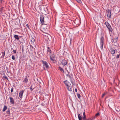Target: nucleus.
<instances>
[{
	"instance_id": "obj_1",
	"label": "nucleus",
	"mask_w": 120,
	"mask_h": 120,
	"mask_svg": "<svg viewBox=\"0 0 120 120\" xmlns=\"http://www.w3.org/2000/svg\"><path fill=\"white\" fill-rule=\"evenodd\" d=\"M40 20L41 23L42 24L41 28V30L44 33L45 32V28L44 24V18L43 16L42 15L40 16Z\"/></svg>"
},
{
	"instance_id": "obj_2",
	"label": "nucleus",
	"mask_w": 120,
	"mask_h": 120,
	"mask_svg": "<svg viewBox=\"0 0 120 120\" xmlns=\"http://www.w3.org/2000/svg\"><path fill=\"white\" fill-rule=\"evenodd\" d=\"M64 83L67 86L68 90L69 91H72V89L70 83L68 80H65L64 81Z\"/></svg>"
},
{
	"instance_id": "obj_3",
	"label": "nucleus",
	"mask_w": 120,
	"mask_h": 120,
	"mask_svg": "<svg viewBox=\"0 0 120 120\" xmlns=\"http://www.w3.org/2000/svg\"><path fill=\"white\" fill-rule=\"evenodd\" d=\"M105 24L106 25V27L109 29V32H111L112 33V31H113V29L112 28L110 24L108 22H105Z\"/></svg>"
},
{
	"instance_id": "obj_4",
	"label": "nucleus",
	"mask_w": 120,
	"mask_h": 120,
	"mask_svg": "<svg viewBox=\"0 0 120 120\" xmlns=\"http://www.w3.org/2000/svg\"><path fill=\"white\" fill-rule=\"evenodd\" d=\"M49 56H50V59L52 61L54 62L56 60V58L54 53H53V54H51L49 55Z\"/></svg>"
},
{
	"instance_id": "obj_5",
	"label": "nucleus",
	"mask_w": 120,
	"mask_h": 120,
	"mask_svg": "<svg viewBox=\"0 0 120 120\" xmlns=\"http://www.w3.org/2000/svg\"><path fill=\"white\" fill-rule=\"evenodd\" d=\"M45 42H46L47 44V45L49 44V37L50 35L48 34L45 33Z\"/></svg>"
},
{
	"instance_id": "obj_6",
	"label": "nucleus",
	"mask_w": 120,
	"mask_h": 120,
	"mask_svg": "<svg viewBox=\"0 0 120 120\" xmlns=\"http://www.w3.org/2000/svg\"><path fill=\"white\" fill-rule=\"evenodd\" d=\"M106 11L107 17H109L110 18H111V14L110 11L109 10H108V11L107 10H106Z\"/></svg>"
},
{
	"instance_id": "obj_7",
	"label": "nucleus",
	"mask_w": 120,
	"mask_h": 120,
	"mask_svg": "<svg viewBox=\"0 0 120 120\" xmlns=\"http://www.w3.org/2000/svg\"><path fill=\"white\" fill-rule=\"evenodd\" d=\"M61 63L63 66H65L67 64V60H63L61 61Z\"/></svg>"
},
{
	"instance_id": "obj_8",
	"label": "nucleus",
	"mask_w": 120,
	"mask_h": 120,
	"mask_svg": "<svg viewBox=\"0 0 120 120\" xmlns=\"http://www.w3.org/2000/svg\"><path fill=\"white\" fill-rule=\"evenodd\" d=\"M104 39L103 36H102L100 38V43L101 44H104Z\"/></svg>"
},
{
	"instance_id": "obj_9",
	"label": "nucleus",
	"mask_w": 120,
	"mask_h": 120,
	"mask_svg": "<svg viewBox=\"0 0 120 120\" xmlns=\"http://www.w3.org/2000/svg\"><path fill=\"white\" fill-rule=\"evenodd\" d=\"M24 90H22L20 91L19 94V97L21 98H22V97L23 94L24 92Z\"/></svg>"
},
{
	"instance_id": "obj_10",
	"label": "nucleus",
	"mask_w": 120,
	"mask_h": 120,
	"mask_svg": "<svg viewBox=\"0 0 120 120\" xmlns=\"http://www.w3.org/2000/svg\"><path fill=\"white\" fill-rule=\"evenodd\" d=\"M47 54L48 56V55L49 56V55L51 54V51L50 49H47Z\"/></svg>"
},
{
	"instance_id": "obj_11",
	"label": "nucleus",
	"mask_w": 120,
	"mask_h": 120,
	"mask_svg": "<svg viewBox=\"0 0 120 120\" xmlns=\"http://www.w3.org/2000/svg\"><path fill=\"white\" fill-rule=\"evenodd\" d=\"M110 52H111V53L112 55H113L115 53V51L114 50L112 49H110Z\"/></svg>"
},
{
	"instance_id": "obj_12",
	"label": "nucleus",
	"mask_w": 120,
	"mask_h": 120,
	"mask_svg": "<svg viewBox=\"0 0 120 120\" xmlns=\"http://www.w3.org/2000/svg\"><path fill=\"white\" fill-rule=\"evenodd\" d=\"M9 98L10 100V102L12 104H14V101L13 99L11 97H10Z\"/></svg>"
},
{
	"instance_id": "obj_13",
	"label": "nucleus",
	"mask_w": 120,
	"mask_h": 120,
	"mask_svg": "<svg viewBox=\"0 0 120 120\" xmlns=\"http://www.w3.org/2000/svg\"><path fill=\"white\" fill-rule=\"evenodd\" d=\"M49 65H50V64L49 63L48 64V63L45 61V68L48 69H49Z\"/></svg>"
},
{
	"instance_id": "obj_14",
	"label": "nucleus",
	"mask_w": 120,
	"mask_h": 120,
	"mask_svg": "<svg viewBox=\"0 0 120 120\" xmlns=\"http://www.w3.org/2000/svg\"><path fill=\"white\" fill-rule=\"evenodd\" d=\"M78 117L79 120H82V118L80 116V114L79 113L78 115Z\"/></svg>"
},
{
	"instance_id": "obj_15",
	"label": "nucleus",
	"mask_w": 120,
	"mask_h": 120,
	"mask_svg": "<svg viewBox=\"0 0 120 120\" xmlns=\"http://www.w3.org/2000/svg\"><path fill=\"white\" fill-rule=\"evenodd\" d=\"M14 37L15 38V39L17 40H19V37L18 35H15L14 36Z\"/></svg>"
},
{
	"instance_id": "obj_16",
	"label": "nucleus",
	"mask_w": 120,
	"mask_h": 120,
	"mask_svg": "<svg viewBox=\"0 0 120 120\" xmlns=\"http://www.w3.org/2000/svg\"><path fill=\"white\" fill-rule=\"evenodd\" d=\"M59 68L60 70V71L61 72L64 73V71L63 69L62 68H61L60 67H59Z\"/></svg>"
},
{
	"instance_id": "obj_17",
	"label": "nucleus",
	"mask_w": 120,
	"mask_h": 120,
	"mask_svg": "<svg viewBox=\"0 0 120 120\" xmlns=\"http://www.w3.org/2000/svg\"><path fill=\"white\" fill-rule=\"evenodd\" d=\"M112 40L114 42H116L117 41V38L116 37V38L112 39Z\"/></svg>"
},
{
	"instance_id": "obj_18",
	"label": "nucleus",
	"mask_w": 120,
	"mask_h": 120,
	"mask_svg": "<svg viewBox=\"0 0 120 120\" xmlns=\"http://www.w3.org/2000/svg\"><path fill=\"white\" fill-rule=\"evenodd\" d=\"M49 8L48 7H46V10H45V12H46V13L48 14H49V11L48 10Z\"/></svg>"
},
{
	"instance_id": "obj_19",
	"label": "nucleus",
	"mask_w": 120,
	"mask_h": 120,
	"mask_svg": "<svg viewBox=\"0 0 120 120\" xmlns=\"http://www.w3.org/2000/svg\"><path fill=\"white\" fill-rule=\"evenodd\" d=\"M7 106L6 105H4L3 109V112L5 111L7 109Z\"/></svg>"
},
{
	"instance_id": "obj_20",
	"label": "nucleus",
	"mask_w": 120,
	"mask_h": 120,
	"mask_svg": "<svg viewBox=\"0 0 120 120\" xmlns=\"http://www.w3.org/2000/svg\"><path fill=\"white\" fill-rule=\"evenodd\" d=\"M83 116L82 117V118L83 119L85 118H86V116L85 114V112H84L83 113Z\"/></svg>"
},
{
	"instance_id": "obj_21",
	"label": "nucleus",
	"mask_w": 120,
	"mask_h": 120,
	"mask_svg": "<svg viewBox=\"0 0 120 120\" xmlns=\"http://www.w3.org/2000/svg\"><path fill=\"white\" fill-rule=\"evenodd\" d=\"M66 76L67 77H69L71 80L72 78V77L69 74H67L66 75Z\"/></svg>"
},
{
	"instance_id": "obj_22",
	"label": "nucleus",
	"mask_w": 120,
	"mask_h": 120,
	"mask_svg": "<svg viewBox=\"0 0 120 120\" xmlns=\"http://www.w3.org/2000/svg\"><path fill=\"white\" fill-rule=\"evenodd\" d=\"M28 81V80L26 78L23 81V82L26 83H27V82Z\"/></svg>"
},
{
	"instance_id": "obj_23",
	"label": "nucleus",
	"mask_w": 120,
	"mask_h": 120,
	"mask_svg": "<svg viewBox=\"0 0 120 120\" xmlns=\"http://www.w3.org/2000/svg\"><path fill=\"white\" fill-rule=\"evenodd\" d=\"M104 44H101V49L102 50H103V45Z\"/></svg>"
},
{
	"instance_id": "obj_24",
	"label": "nucleus",
	"mask_w": 120,
	"mask_h": 120,
	"mask_svg": "<svg viewBox=\"0 0 120 120\" xmlns=\"http://www.w3.org/2000/svg\"><path fill=\"white\" fill-rule=\"evenodd\" d=\"M71 81L73 85H75V82H74L73 81L71 80Z\"/></svg>"
},
{
	"instance_id": "obj_25",
	"label": "nucleus",
	"mask_w": 120,
	"mask_h": 120,
	"mask_svg": "<svg viewBox=\"0 0 120 120\" xmlns=\"http://www.w3.org/2000/svg\"><path fill=\"white\" fill-rule=\"evenodd\" d=\"M77 96L79 98H80L81 97V96L80 94H79L77 93Z\"/></svg>"
},
{
	"instance_id": "obj_26",
	"label": "nucleus",
	"mask_w": 120,
	"mask_h": 120,
	"mask_svg": "<svg viewBox=\"0 0 120 120\" xmlns=\"http://www.w3.org/2000/svg\"><path fill=\"white\" fill-rule=\"evenodd\" d=\"M119 7H116V9H115V10L116 11V12H118L119 11V10H117V11L116 10V9H119Z\"/></svg>"
},
{
	"instance_id": "obj_27",
	"label": "nucleus",
	"mask_w": 120,
	"mask_h": 120,
	"mask_svg": "<svg viewBox=\"0 0 120 120\" xmlns=\"http://www.w3.org/2000/svg\"><path fill=\"white\" fill-rule=\"evenodd\" d=\"M77 2L81 4L82 3L81 0H76Z\"/></svg>"
},
{
	"instance_id": "obj_28",
	"label": "nucleus",
	"mask_w": 120,
	"mask_h": 120,
	"mask_svg": "<svg viewBox=\"0 0 120 120\" xmlns=\"http://www.w3.org/2000/svg\"><path fill=\"white\" fill-rule=\"evenodd\" d=\"M31 41L32 42L34 43V42L35 40L34 38H32L31 39Z\"/></svg>"
},
{
	"instance_id": "obj_29",
	"label": "nucleus",
	"mask_w": 120,
	"mask_h": 120,
	"mask_svg": "<svg viewBox=\"0 0 120 120\" xmlns=\"http://www.w3.org/2000/svg\"><path fill=\"white\" fill-rule=\"evenodd\" d=\"M6 112L7 114H9L10 113V110L9 109L6 111Z\"/></svg>"
},
{
	"instance_id": "obj_30",
	"label": "nucleus",
	"mask_w": 120,
	"mask_h": 120,
	"mask_svg": "<svg viewBox=\"0 0 120 120\" xmlns=\"http://www.w3.org/2000/svg\"><path fill=\"white\" fill-rule=\"evenodd\" d=\"M100 115V114L99 112H98L95 115V116H99Z\"/></svg>"
},
{
	"instance_id": "obj_31",
	"label": "nucleus",
	"mask_w": 120,
	"mask_h": 120,
	"mask_svg": "<svg viewBox=\"0 0 120 120\" xmlns=\"http://www.w3.org/2000/svg\"><path fill=\"white\" fill-rule=\"evenodd\" d=\"M2 54H3L2 55V56H3V57L5 55V52H2Z\"/></svg>"
},
{
	"instance_id": "obj_32",
	"label": "nucleus",
	"mask_w": 120,
	"mask_h": 120,
	"mask_svg": "<svg viewBox=\"0 0 120 120\" xmlns=\"http://www.w3.org/2000/svg\"><path fill=\"white\" fill-rule=\"evenodd\" d=\"M30 90L31 91H32L34 89V88H32V85L30 87Z\"/></svg>"
},
{
	"instance_id": "obj_33",
	"label": "nucleus",
	"mask_w": 120,
	"mask_h": 120,
	"mask_svg": "<svg viewBox=\"0 0 120 120\" xmlns=\"http://www.w3.org/2000/svg\"><path fill=\"white\" fill-rule=\"evenodd\" d=\"M3 77L4 78L6 79H8L7 78V77L5 75L3 76Z\"/></svg>"
},
{
	"instance_id": "obj_34",
	"label": "nucleus",
	"mask_w": 120,
	"mask_h": 120,
	"mask_svg": "<svg viewBox=\"0 0 120 120\" xmlns=\"http://www.w3.org/2000/svg\"><path fill=\"white\" fill-rule=\"evenodd\" d=\"M48 16H47V19H49V21H50V16H49L48 15H47Z\"/></svg>"
},
{
	"instance_id": "obj_35",
	"label": "nucleus",
	"mask_w": 120,
	"mask_h": 120,
	"mask_svg": "<svg viewBox=\"0 0 120 120\" xmlns=\"http://www.w3.org/2000/svg\"><path fill=\"white\" fill-rule=\"evenodd\" d=\"M119 56H120L119 54L117 55L116 56V59L118 58L119 57Z\"/></svg>"
},
{
	"instance_id": "obj_36",
	"label": "nucleus",
	"mask_w": 120,
	"mask_h": 120,
	"mask_svg": "<svg viewBox=\"0 0 120 120\" xmlns=\"http://www.w3.org/2000/svg\"><path fill=\"white\" fill-rule=\"evenodd\" d=\"M41 62H42V63L43 64H44L43 65V66H44V65H45V63L42 60H41Z\"/></svg>"
},
{
	"instance_id": "obj_37",
	"label": "nucleus",
	"mask_w": 120,
	"mask_h": 120,
	"mask_svg": "<svg viewBox=\"0 0 120 120\" xmlns=\"http://www.w3.org/2000/svg\"><path fill=\"white\" fill-rule=\"evenodd\" d=\"M12 58L13 60H15V56H12Z\"/></svg>"
},
{
	"instance_id": "obj_38",
	"label": "nucleus",
	"mask_w": 120,
	"mask_h": 120,
	"mask_svg": "<svg viewBox=\"0 0 120 120\" xmlns=\"http://www.w3.org/2000/svg\"><path fill=\"white\" fill-rule=\"evenodd\" d=\"M106 94V93H104L102 95V97L103 98L105 96V95Z\"/></svg>"
},
{
	"instance_id": "obj_39",
	"label": "nucleus",
	"mask_w": 120,
	"mask_h": 120,
	"mask_svg": "<svg viewBox=\"0 0 120 120\" xmlns=\"http://www.w3.org/2000/svg\"><path fill=\"white\" fill-rule=\"evenodd\" d=\"M26 26L27 27V28L29 29H30L29 27V25H28V24H26Z\"/></svg>"
},
{
	"instance_id": "obj_40",
	"label": "nucleus",
	"mask_w": 120,
	"mask_h": 120,
	"mask_svg": "<svg viewBox=\"0 0 120 120\" xmlns=\"http://www.w3.org/2000/svg\"><path fill=\"white\" fill-rule=\"evenodd\" d=\"M13 52L15 53L16 52V50H13Z\"/></svg>"
},
{
	"instance_id": "obj_41",
	"label": "nucleus",
	"mask_w": 120,
	"mask_h": 120,
	"mask_svg": "<svg viewBox=\"0 0 120 120\" xmlns=\"http://www.w3.org/2000/svg\"><path fill=\"white\" fill-rule=\"evenodd\" d=\"M45 27H46V29H47V30H48V29H49V26H45Z\"/></svg>"
},
{
	"instance_id": "obj_42",
	"label": "nucleus",
	"mask_w": 120,
	"mask_h": 120,
	"mask_svg": "<svg viewBox=\"0 0 120 120\" xmlns=\"http://www.w3.org/2000/svg\"><path fill=\"white\" fill-rule=\"evenodd\" d=\"M72 41V39L71 38L70 39V44L71 45V42Z\"/></svg>"
},
{
	"instance_id": "obj_43",
	"label": "nucleus",
	"mask_w": 120,
	"mask_h": 120,
	"mask_svg": "<svg viewBox=\"0 0 120 120\" xmlns=\"http://www.w3.org/2000/svg\"><path fill=\"white\" fill-rule=\"evenodd\" d=\"M96 116H94L93 118H92V119H91L92 120H93L95 118Z\"/></svg>"
},
{
	"instance_id": "obj_44",
	"label": "nucleus",
	"mask_w": 120,
	"mask_h": 120,
	"mask_svg": "<svg viewBox=\"0 0 120 120\" xmlns=\"http://www.w3.org/2000/svg\"><path fill=\"white\" fill-rule=\"evenodd\" d=\"M13 91V88H12L11 89V92H12Z\"/></svg>"
},
{
	"instance_id": "obj_45",
	"label": "nucleus",
	"mask_w": 120,
	"mask_h": 120,
	"mask_svg": "<svg viewBox=\"0 0 120 120\" xmlns=\"http://www.w3.org/2000/svg\"><path fill=\"white\" fill-rule=\"evenodd\" d=\"M75 91L76 92H77V89H76L75 88Z\"/></svg>"
},
{
	"instance_id": "obj_46",
	"label": "nucleus",
	"mask_w": 120,
	"mask_h": 120,
	"mask_svg": "<svg viewBox=\"0 0 120 120\" xmlns=\"http://www.w3.org/2000/svg\"><path fill=\"white\" fill-rule=\"evenodd\" d=\"M3 1V0H0V2L1 3H2V1Z\"/></svg>"
},
{
	"instance_id": "obj_47",
	"label": "nucleus",
	"mask_w": 120,
	"mask_h": 120,
	"mask_svg": "<svg viewBox=\"0 0 120 120\" xmlns=\"http://www.w3.org/2000/svg\"><path fill=\"white\" fill-rule=\"evenodd\" d=\"M83 120H87V119H86V118H85L83 119Z\"/></svg>"
},
{
	"instance_id": "obj_48",
	"label": "nucleus",
	"mask_w": 120,
	"mask_h": 120,
	"mask_svg": "<svg viewBox=\"0 0 120 120\" xmlns=\"http://www.w3.org/2000/svg\"><path fill=\"white\" fill-rule=\"evenodd\" d=\"M47 49H50L49 48V47H47Z\"/></svg>"
},
{
	"instance_id": "obj_49",
	"label": "nucleus",
	"mask_w": 120,
	"mask_h": 120,
	"mask_svg": "<svg viewBox=\"0 0 120 120\" xmlns=\"http://www.w3.org/2000/svg\"><path fill=\"white\" fill-rule=\"evenodd\" d=\"M91 119L90 118H89L87 119V120H91Z\"/></svg>"
},
{
	"instance_id": "obj_50",
	"label": "nucleus",
	"mask_w": 120,
	"mask_h": 120,
	"mask_svg": "<svg viewBox=\"0 0 120 120\" xmlns=\"http://www.w3.org/2000/svg\"><path fill=\"white\" fill-rule=\"evenodd\" d=\"M45 15L46 16H47V14H45Z\"/></svg>"
},
{
	"instance_id": "obj_51",
	"label": "nucleus",
	"mask_w": 120,
	"mask_h": 120,
	"mask_svg": "<svg viewBox=\"0 0 120 120\" xmlns=\"http://www.w3.org/2000/svg\"><path fill=\"white\" fill-rule=\"evenodd\" d=\"M45 116H46V114H45Z\"/></svg>"
}]
</instances>
